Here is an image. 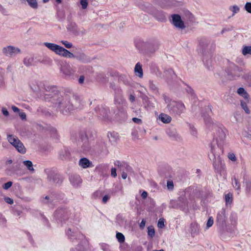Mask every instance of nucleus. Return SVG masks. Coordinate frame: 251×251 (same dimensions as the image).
Masks as SVG:
<instances>
[{"label": "nucleus", "instance_id": "nucleus-26", "mask_svg": "<svg viewBox=\"0 0 251 251\" xmlns=\"http://www.w3.org/2000/svg\"><path fill=\"white\" fill-rule=\"evenodd\" d=\"M229 10L232 12V16L237 13L240 11V8L238 6L234 5L229 7Z\"/></svg>", "mask_w": 251, "mask_h": 251}, {"label": "nucleus", "instance_id": "nucleus-52", "mask_svg": "<svg viewBox=\"0 0 251 251\" xmlns=\"http://www.w3.org/2000/svg\"><path fill=\"white\" fill-rule=\"evenodd\" d=\"M12 109L13 110V111H14L15 112L19 111V109L15 106H12Z\"/></svg>", "mask_w": 251, "mask_h": 251}, {"label": "nucleus", "instance_id": "nucleus-5", "mask_svg": "<svg viewBox=\"0 0 251 251\" xmlns=\"http://www.w3.org/2000/svg\"><path fill=\"white\" fill-rule=\"evenodd\" d=\"M6 139L8 142L13 146L19 152L22 154H25L26 152V150L25 147L16 136L7 133Z\"/></svg>", "mask_w": 251, "mask_h": 251}, {"label": "nucleus", "instance_id": "nucleus-22", "mask_svg": "<svg viewBox=\"0 0 251 251\" xmlns=\"http://www.w3.org/2000/svg\"><path fill=\"white\" fill-rule=\"evenodd\" d=\"M245 190L247 194H250L251 190V181L249 179L245 180Z\"/></svg>", "mask_w": 251, "mask_h": 251}, {"label": "nucleus", "instance_id": "nucleus-7", "mask_svg": "<svg viewBox=\"0 0 251 251\" xmlns=\"http://www.w3.org/2000/svg\"><path fill=\"white\" fill-rule=\"evenodd\" d=\"M172 23L175 26L178 28L183 29L185 26L181 17L178 14H174L172 16Z\"/></svg>", "mask_w": 251, "mask_h": 251}, {"label": "nucleus", "instance_id": "nucleus-59", "mask_svg": "<svg viewBox=\"0 0 251 251\" xmlns=\"http://www.w3.org/2000/svg\"><path fill=\"white\" fill-rule=\"evenodd\" d=\"M12 163V160L11 159L8 160L6 161V165H10Z\"/></svg>", "mask_w": 251, "mask_h": 251}, {"label": "nucleus", "instance_id": "nucleus-32", "mask_svg": "<svg viewBox=\"0 0 251 251\" xmlns=\"http://www.w3.org/2000/svg\"><path fill=\"white\" fill-rule=\"evenodd\" d=\"M80 4L82 9H85L88 6V0H80Z\"/></svg>", "mask_w": 251, "mask_h": 251}, {"label": "nucleus", "instance_id": "nucleus-54", "mask_svg": "<svg viewBox=\"0 0 251 251\" xmlns=\"http://www.w3.org/2000/svg\"><path fill=\"white\" fill-rule=\"evenodd\" d=\"M73 26V29H72V31L73 32H75L76 31V25H75V24H72L71 25Z\"/></svg>", "mask_w": 251, "mask_h": 251}, {"label": "nucleus", "instance_id": "nucleus-8", "mask_svg": "<svg viewBox=\"0 0 251 251\" xmlns=\"http://www.w3.org/2000/svg\"><path fill=\"white\" fill-rule=\"evenodd\" d=\"M20 50L12 46H9L3 49V52L7 56H13L20 53Z\"/></svg>", "mask_w": 251, "mask_h": 251}, {"label": "nucleus", "instance_id": "nucleus-39", "mask_svg": "<svg viewBox=\"0 0 251 251\" xmlns=\"http://www.w3.org/2000/svg\"><path fill=\"white\" fill-rule=\"evenodd\" d=\"M157 226L159 228H163L164 226V219L160 218L159 219Z\"/></svg>", "mask_w": 251, "mask_h": 251}, {"label": "nucleus", "instance_id": "nucleus-46", "mask_svg": "<svg viewBox=\"0 0 251 251\" xmlns=\"http://www.w3.org/2000/svg\"><path fill=\"white\" fill-rule=\"evenodd\" d=\"M6 223V220L5 218L0 214V224L4 225Z\"/></svg>", "mask_w": 251, "mask_h": 251}, {"label": "nucleus", "instance_id": "nucleus-33", "mask_svg": "<svg viewBox=\"0 0 251 251\" xmlns=\"http://www.w3.org/2000/svg\"><path fill=\"white\" fill-rule=\"evenodd\" d=\"M148 233L149 236H151V237H152L154 236V234H155V231H154V228L152 226L148 227Z\"/></svg>", "mask_w": 251, "mask_h": 251}, {"label": "nucleus", "instance_id": "nucleus-25", "mask_svg": "<svg viewBox=\"0 0 251 251\" xmlns=\"http://www.w3.org/2000/svg\"><path fill=\"white\" fill-rule=\"evenodd\" d=\"M242 53L244 55L248 54L251 55V46L244 47L242 50Z\"/></svg>", "mask_w": 251, "mask_h": 251}, {"label": "nucleus", "instance_id": "nucleus-14", "mask_svg": "<svg viewBox=\"0 0 251 251\" xmlns=\"http://www.w3.org/2000/svg\"><path fill=\"white\" fill-rule=\"evenodd\" d=\"M134 72L136 76H138L140 78L143 77V73L142 65L139 63H137L136 64L134 68Z\"/></svg>", "mask_w": 251, "mask_h": 251}, {"label": "nucleus", "instance_id": "nucleus-1", "mask_svg": "<svg viewBox=\"0 0 251 251\" xmlns=\"http://www.w3.org/2000/svg\"><path fill=\"white\" fill-rule=\"evenodd\" d=\"M46 100L50 101L53 106L63 114H66L73 109V105L70 103V97L67 94L61 95L57 93L50 94L46 92L44 94Z\"/></svg>", "mask_w": 251, "mask_h": 251}, {"label": "nucleus", "instance_id": "nucleus-21", "mask_svg": "<svg viewBox=\"0 0 251 251\" xmlns=\"http://www.w3.org/2000/svg\"><path fill=\"white\" fill-rule=\"evenodd\" d=\"M232 181L233 187L238 191V193H239L240 191V185L239 184L238 179L235 176H234L232 179Z\"/></svg>", "mask_w": 251, "mask_h": 251}, {"label": "nucleus", "instance_id": "nucleus-45", "mask_svg": "<svg viewBox=\"0 0 251 251\" xmlns=\"http://www.w3.org/2000/svg\"><path fill=\"white\" fill-rule=\"evenodd\" d=\"M4 200H5V201L7 203H9V204H13V202H14L13 200L12 199H11V198H9V197L5 198H4Z\"/></svg>", "mask_w": 251, "mask_h": 251}, {"label": "nucleus", "instance_id": "nucleus-40", "mask_svg": "<svg viewBox=\"0 0 251 251\" xmlns=\"http://www.w3.org/2000/svg\"><path fill=\"white\" fill-rule=\"evenodd\" d=\"M213 219L212 217L209 218L206 224L207 228H208L211 227L213 224Z\"/></svg>", "mask_w": 251, "mask_h": 251}, {"label": "nucleus", "instance_id": "nucleus-17", "mask_svg": "<svg viewBox=\"0 0 251 251\" xmlns=\"http://www.w3.org/2000/svg\"><path fill=\"white\" fill-rule=\"evenodd\" d=\"M226 219V212L224 210L219 211L217 216V220L220 223H223Z\"/></svg>", "mask_w": 251, "mask_h": 251}, {"label": "nucleus", "instance_id": "nucleus-62", "mask_svg": "<svg viewBox=\"0 0 251 251\" xmlns=\"http://www.w3.org/2000/svg\"><path fill=\"white\" fill-rule=\"evenodd\" d=\"M49 0H43V2L46 3L49 1Z\"/></svg>", "mask_w": 251, "mask_h": 251}, {"label": "nucleus", "instance_id": "nucleus-29", "mask_svg": "<svg viewBox=\"0 0 251 251\" xmlns=\"http://www.w3.org/2000/svg\"><path fill=\"white\" fill-rule=\"evenodd\" d=\"M33 62V58L29 57H27L24 59V63L26 66H29L31 65Z\"/></svg>", "mask_w": 251, "mask_h": 251}, {"label": "nucleus", "instance_id": "nucleus-2", "mask_svg": "<svg viewBox=\"0 0 251 251\" xmlns=\"http://www.w3.org/2000/svg\"><path fill=\"white\" fill-rule=\"evenodd\" d=\"M44 45L48 49L55 53L56 54L68 58H76L77 60L83 62L87 63L90 61V58L84 53H80L77 55H75L68 50L64 49L57 44L45 42Z\"/></svg>", "mask_w": 251, "mask_h": 251}, {"label": "nucleus", "instance_id": "nucleus-23", "mask_svg": "<svg viewBox=\"0 0 251 251\" xmlns=\"http://www.w3.org/2000/svg\"><path fill=\"white\" fill-rule=\"evenodd\" d=\"M23 164L25 166L26 168L30 171H33L34 170L33 167V164L31 161L29 160H26L23 161Z\"/></svg>", "mask_w": 251, "mask_h": 251}, {"label": "nucleus", "instance_id": "nucleus-38", "mask_svg": "<svg viewBox=\"0 0 251 251\" xmlns=\"http://www.w3.org/2000/svg\"><path fill=\"white\" fill-rule=\"evenodd\" d=\"M150 7V4L148 3H143L141 4L140 6V8L144 11H147L148 10V8Z\"/></svg>", "mask_w": 251, "mask_h": 251}, {"label": "nucleus", "instance_id": "nucleus-13", "mask_svg": "<svg viewBox=\"0 0 251 251\" xmlns=\"http://www.w3.org/2000/svg\"><path fill=\"white\" fill-rule=\"evenodd\" d=\"M70 180L74 186H77L81 183V179L79 176L77 175L71 176L70 177Z\"/></svg>", "mask_w": 251, "mask_h": 251}, {"label": "nucleus", "instance_id": "nucleus-56", "mask_svg": "<svg viewBox=\"0 0 251 251\" xmlns=\"http://www.w3.org/2000/svg\"><path fill=\"white\" fill-rule=\"evenodd\" d=\"M84 76H81L79 77V80H78V81H79V82L80 83H83V82H84Z\"/></svg>", "mask_w": 251, "mask_h": 251}, {"label": "nucleus", "instance_id": "nucleus-44", "mask_svg": "<svg viewBox=\"0 0 251 251\" xmlns=\"http://www.w3.org/2000/svg\"><path fill=\"white\" fill-rule=\"evenodd\" d=\"M110 196L109 195H105L102 200V202L104 203H106L107 201L109 200Z\"/></svg>", "mask_w": 251, "mask_h": 251}, {"label": "nucleus", "instance_id": "nucleus-11", "mask_svg": "<svg viewBox=\"0 0 251 251\" xmlns=\"http://www.w3.org/2000/svg\"><path fill=\"white\" fill-rule=\"evenodd\" d=\"M42 86V83L39 81H33L30 84L31 89L35 93H39L41 90Z\"/></svg>", "mask_w": 251, "mask_h": 251}, {"label": "nucleus", "instance_id": "nucleus-48", "mask_svg": "<svg viewBox=\"0 0 251 251\" xmlns=\"http://www.w3.org/2000/svg\"><path fill=\"white\" fill-rule=\"evenodd\" d=\"M1 111H2V114L4 116H8L9 115V112L7 111V110L6 109V108H2V109H1Z\"/></svg>", "mask_w": 251, "mask_h": 251}, {"label": "nucleus", "instance_id": "nucleus-63", "mask_svg": "<svg viewBox=\"0 0 251 251\" xmlns=\"http://www.w3.org/2000/svg\"><path fill=\"white\" fill-rule=\"evenodd\" d=\"M164 251L163 250H159V251Z\"/></svg>", "mask_w": 251, "mask_h": 251}, {"label": "nucleus", "instance_id": "nucleus-30", "mask_svg": "<svg viewBox=\"0 0 251 251\" xmlns=\"http://www.w3.org/2000/svg\"><path fill=\"white\" fill-rule=\"evenodd\" d=\"M60 43H62L64 46L67 49H70L73 47V45L72 43L65 40H62L60 41Z\"/></svg>", "mask_w": 251, "mask_h": 251}, {"label": "nucleus", "instance_id": "nucleus-18", "mask_svg": "<svg viewBox=\"0 0 251 251\" xmlns=\"http://www.w3.org/2000/svg\"><path fill=\"white\" fill-rule=\"evenodd\" d=\"M190 232L192 235L197 234L199 232V226L196 223H192L190 226Z\"/></svg>", "mask_w": 251, "mask_h": 251}, {"label": "nucleus", "instance_id": "nucleus-9", "mask_svg": "<svg viewBox=\"0 0 251 251\" xmlns=\"http://www.w3.org/2000/svg\"><path fill=\"white\" fill-rule=\"evenodd\" d=\"M47 175L48 180L51 183H58L59 182V176L54 171L47 169L45 170Z\"/></svg>", "mask_w": 251, "mask_h": 251}, {"label": "nucleus", "instance_id": "nucleus-6", "mask_svg": "<svg viewBox=\"0 0 251 251\" xmlns=\"http://www.w3.org/2000/svg\"><path fill=\"white\" fill-rule=\"evenodd\" d=\"M211 153L212 154H209L210 159L212 160L214 167L218 168L222 165V160L220 156L216 153L215 149L213 147H211Z\"/></svg>", "mask_w": 251, "mask_h": 251}, {"label": "nucleus", "instance_id": "nucleus-31", "mask_svg": "<svg viewBox=\"0 0 251 251\" xmlns=\"http://www.w3.org/2000/svg\"><path fill=\"white\" fill-rule=\"evenodd\" d=\"M241 105L246 113L249 114L250 113V110L245 102L241 101Z\"/></svg>", "mask_w": 251, "mask_h": 251}, {"label": "nucleus", "instance_id": "nucleus-28", "mask_svg": "<svg viewBox=\"0 0 251 251\" xmlns=\"http://www.w3.org/2000/svg\"><path fill=\"white\" fill-rule=\"evenodd\" d=\"M225 200L226 204H230L232 201V195L228 193L225 196Z\"/></svg>", "mask_w": 251, "mask_h": 251}, {"label": "nucleus", "instance_id": "nucleus-37", "mask_svg": "<svg viewBox=\"0 0 251 251\" xmlns=\"http://www.w3.org/2000/svg\"><path fill=\"white\" fill-rule=\"evenodd\" d=\"M107 113L106 112V111L104 109H101L100 110V115H99V117L100 118L104 119L106 116Z\"/></svg>", "mask_w": 251, "mask_h": 251}, {"label": "nucleus", "instance_id": "nucleus-61", "mask_svg": "<svg viewBox=\"0 0 251 251\" xmlns=\"http://www.w3.org/2000/svg\"><path fill=\"white\" fill-rule=\"evenodd\" d=\"M56 2L57 3H60L61 2V0H56Z\"/></svg>", "mask_w": 251, "mask_h": 251}, {"label": "nucleus", "instance_id": "nucleus-50", "mask_svg": "<svg viewBox=\"0 0 251 251\" xmlns=\"http://www.w3.org/2000/svg\"><path fill=\"white\" fill-rule=\"evenodd\" d=\"M148 196V193L146 191H144L142 193H141V197L143 199H145L147 198Z\"/></svg>", "mask_w": 251, "mask_h": 251}, {"label": "nucleus", "instance_id": "nucleus-27", "mask_svg": "<svg viewBox=\"0 0 251 251\" xmlns=\"http://www.w3.org/2000/svg\"><path fill=\"white\" fill-rule=\"evenodd\" d=\"M116 238L120 243H124L125 242V236L121 232H117L116 233Z\"/></svg>", "mask_w": 251, "mask_h": 251}, {"label": "nucleus", "instance_id": "nucleus-53", "mask_svg": "<svg viewBox=\"0 0 251 251\" xmlns=\"http://www.w3.org/2000/svg\"><path fill=\"white\" fill-rule=\"evenodd\" d=\"M129 99L130 101L133 102L135 100V97L133 95H130L129 96Z\"/></svg>", "mask_w": 251, "mask_h": 251}, {"label": "nucleus", "instance_id": "nucleus-15", "mask_svg": "<svg viewBox=\"0 0 251 251\" xmlns=\"http://www.w3.org/2000/svg\"><path fill=\"white\" fill-rule=\"evenodd\" d=\"M159 119L162 122L165 124H168L172 120V118L170 116L164 113L160 114L159 116Z\"/></svg>", "mask_w": 251, "mask_h": 251}, {"label": "nucleus", "instance_id": "nucleus-41", "mask_svg": "<svg viewBox=\"0 0 251 251\" xmlns=\"http://www.w3.org/2000/svg\"><path fill=\"white\" fill-rule=\"evenodd\" d=\"M179 202L178 203L180 207L182 208L183 205H185L186 203V201L183 198H180L178 200Z\"/></svg>", "mask_w": 251, "mask_h": 251}, {"label": "nucleus", "instance_id": "nucleus-20", "mask_svg": "<svg viewBox=\"0 0 251 251\" xmlns=\"http://www.w3.org/2000/svg\"><path fill=\"white\" fill-rule=\"evenodd\" d=\"M28 5L33 9H37L38 4L37 0H25Z\"/></svg>", "mask_w": 251, "mask_h": 251}, {"label": "nucleus", "instance_id": "nucleus-55", "mask_svg": "<svg viewBox=\"0 0 251 251\" xmlns=\"http://www.w3.org/2000/svg\"><path fill=\"white\" fill-rule=\"evenodd\" d=\"M145 224H146V221L144 220H143L140 223V227H144L145 226Z\"/></svg>", "mask_w": 251, "mask_h": 251}, {"label": "nucleus", "instance_id": "nucleus-57", "mask_svg": "<svg viewBox=\"0 0 251 251\" xmlns=\"http://www.w3.org/2000/svg\"><path fill=\"white\" fill-rule=\"evenodd\" d=\"M122 177L124 179H125L127 177V174L126 173H125V172H123L122 173Z\"/></svg>", "mask_w": 251, "mask_h": 251}, {"label": "nucleus", "instance_id": "nucleus-16", "mask_svg": "<svg viewBox=\"0 0 251 251\" xmlns=\"http://www.w3.org/2000/svg\"><path fill=\"white\" fill-rule=\"evenodd\" d=\"M91 162L86 158H81L79 162V165L83 168H87L90 167Z\"/></svg>", "mask_w": 251, "mask_h": 251}, {"label": "nucleus", "instance_id": "nucleus-34", "mask_svg": "<svg viewBox=\"0 0 251 251\" xmlns=\"http://www.w3.org/2000/svg\"><path fill=\"white\" fill-rule=\"evenodd\" d=\"M13 182L12 181H8L2 185V188L4 190H8L12 185Z\"/></svg>", "mask_w": 251, "mask_h": 251}, {"label": "nucleus", "instance_id": "nucleus-60", "mask_svg": "<svg viewBox=\"0 0 251 251\" xmlns=\"http://www.w3.org/2000/svg\"><path fill=\"white\" fill-rule=\"evenodd\" d=\"M169 134V135L171 137H174L175 135V131H172V134H170V133H168Z\"/></svg>", "mask_w": 251, "mask_h": 251}, {"label": "nucleus", "instance_id": "nucleus-47", "mask_svg": "<svg viewBox=\"0 0 251 251\" xmlns=\"http://www.w3.org/2000/svg\"><path fill=\"white\" fill-rule=\"evenodd\" d=\"M111 175L113 177H116L117 173H116V169L115 168L111 169Z\"/></svg>", "mask_w": 251, "mask_h": 251}, {"label": "nucleus", "instance_id": "nucleus-35", "mask_svg": "<svg viewBox=\"0 0 251 251\" xmlns=\"http://www.w3.org/2000/svg\"><path fill=\"white\" fill-rule=\"evenodd\" d=\"M227 157L229 160H231L233 162H235L236 161V157L235 154L232 152L228 153Z\"/></svg>", "mask_w": 251, "mask_h": 251}, {"label": "nucleus", "instance_id": "nucleus-4", "mask_svg": "<svg viewBox=\"0 0 251 251\" xmlns=\"http://www.w3.org/2000/svg\"><path fill=\"white\" fill-rule=\"evenodd\" d=\"M163 97L167 104L166 109L171 114L180 115L184 111L185 107L183 103L172 100L165 95Z\"/></svg>", "mask_w": 251, "mask_h": 251}, {"label": "nucleus", "instance_id": "nucleus-49", "mask_svg": "<svg viewBox=\"0 0 251 251\" xmlns=\"http://www.w3.org/2000/svg\"><path fill=\"white\" fill-rule=\"evenodd\" d=\"M167 187L169 189H172L174 187L173 182L172 181L167 182Z\"/></svg>", "mask_w": 251, "mask_h": 251}, {"label": "nucleus", "instance_id": "nucleus-3", "mask_svg": "<svg viewBox=\"0 0 251 251\" xmlns=\"http://www.w3.org/2000/svg\"><path fill=\"white\" fill-rule=\"evenodd\" d=\"M75 247L71 249V251H91V248L88 241L83 235L76 234L68 229L66 232Z\"/></svg>", "mask_w": 251, "mask_h": 251}, {"label": "nucleus", "instance_id": "nucleus-24", "mask_svg": "<svg viewBox=\"0 0 251 251\" xmlns=\"http://www.w3.org/2000/svg\"><path fill=\"white\" fill-rule=\"evenodd\" d=\"M217 136L219 137L220 141H223L226 138V134L221 129H219Z\"/></svg>", "mask_w": 251, "mask_h": 251}, {"label": "nucleus", "instance_id": "nucleus-19", "mask_svg": "<svg viewBox=\"0 0 251 251\" xmlns=\"http://www.w3.org/2000/svg\"><path fill=\"white\" fill-rule=\"evenodd\" d=\"M237 93L242 96L246 100H249V95L248 93L243 88H239L237 90Z\"/></svg>", "mask_w": 251, "mask_h": 251}, {"label": "nucleus", "instance_id": "nucleus-42", "mask_svg": "<svg viewBox=\"0 0 251 251\" xmlns=\"http://www.w3.org/2000/svg\"><path fill=\"white\" fill-rule=\"evenodd\" d=\"M245 79L246 80L249 85L251 86V75H246L245 76Z\"/></svg>", "mask_w": 251, "mask_h": 251}, {"label": "nucleus", "instance_id": "nucleus-36", "mask_svg": "<svg viewBox=\"0 0 251 251\" xmlns=\"http://www.w3.org/2000/svg\"><path fill=\"white\" fill-rule=\"evenodd\" d=\"M245 9L247 12L251 13V2H246L245 5Z\"/></svg>", "mask_w": 251, "mask_h": 251}, {"label": "nucleus", "instance_id": "nucleus-10", "mask_svg": "<svg viewBox=\"0 0 251 251\" xmlns=\"http://www.w3.org/2000/svg\"><path fill=\"white\" fill-rule=\"evenodd\" d=\"M61 70L64 75L68 76L73 75L75 72V70L69 65H67L62 67Z\"/></svg>", "mask_w": 251, "mask_h": 251}, {"label": "nucleus", "instance_id": "nucleus-64", "mask_svg": "<svg viewBox=\"0 0 251 251\" xmlns=\"http://www.w3.org/2000/svg\"><path fill=\"white\" fill-rule=\"evenodd\" d=\"M121 100L123 102V101H125V100H123V99H121Z\"/></svg>", "mask_w": 251, "mask_h": 251}, {"label": "nucleus", "instance_id": "nucleus-12", "mask_svg": "<svg viewBox=\"0 0 251 251\" xmlns=\"http://www.w3.org/2000/svg\"><path fill=\"white\" fill-rule=\"evenodd\" d=\"M242 72L243 70L241 68L233 65L232 70L230 72V75L233 76H239L242 75Z\"/></svg>", "mask_w": 251, "mask_h": 251}, {"label": "nucleus", "instance_id": "nucleus-58", "mask_svg": "<svg viewBox=\"0 0 251 251\" xmlns=\"http://www.w3.org/2000/svg\"><path fill=\"white\" fill-rule=\"evenodd\" d=\"M115 165L116 166H118L119 167L121 166V163L120 161H116L114 163Z\"/></svg>", "mask_w": 251, "mask_h": 251}, {"label": "nucleus", "instance_id": "nucleus-43", "mask_svg": "<svg viewBox=\"0 0 251 251\" xmlns=\"http://www.w3.org/2000/svg\"><path fill=\"white\" fill-rule=\"evenodd\" d=\"M132 121L134 123L138 124H141L142 123L141 119L137 118H133Z\"/></svg>", "mask_w": 251, "mask_h": 251}, {"label": "nucleus", "instance_id": "nucleus-51", "mask_svg": "<svg viewBox=\"0 0 251 251\" xmlns=\"http://www.w3.org/2000/svg\"><path fill=\"white\" fill-rule=\"evenodd\" d=\"M19 116L22 119L25 120L26 119V114L24 112H21L19 113Z\"/></svg>", "mask_w": 251, "mask_h": 251}]
</instances>
